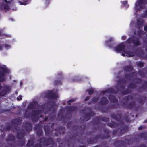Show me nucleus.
<instances>
[{
	"instance_id": "5",
	"label": "nucleus",
	"mask_w": 147,
	"mask_h": 147,
	"mask_svg": "<svg viewBox=\"0 0 147 147\" xmlns=\"http://www.w3.org/2000/svg\"><path fill=\"white\" fill-rule=\"evenodd\" d=\"M5 47V48L6 49H8L10 48V46L8 45H6L4 46H0V50L3 49V48H2V47Z\"/></svg>"
},
{
	"instance_id": "10",
	"label": "nucleus",
	"mask_w": 147,
	"mask_h": 147,
	"mask_svg": "<svg viewBox=\"0 0 147 147\" xmlns=\"http://www.w3.org/2000/svg\"><path fill=\"white\" fill-rule=\"evenodd\" d=\"M20 4L21 5H26L27 4L26 3H20Z\"/></svg>"
},
{
	"instance_id": "8",
	"label": "nucleus",
	"mask_w": 147,
	"mask_h": 147,
	"mask_svg": "<svg viewBox=\"0 0 147 147\" xmlns=\"http://www.w3.org/2000/svg\"><path fill=\"white\" fill-rule=\"evenodd\" d=\"M144 29L145 31H147V26H146L144 27Z\"/></svg>"
},
{
	"instance_id": "15",
	"label": "nucleus",
	"mask_w": 147,
	"mask_h": 147,
	"mask_svg": "<svg viewBox=\"0 0 147 147\" xmlns=\"http://www.w3.org/2000/svg\"><path fill=\"white\" fill-rule=\"evenodd\" d=\"M136 45H139V44H136Z\"/></svg>"
},
{
	"instance_id": "1",
	"label": "nucleus",
	"mask_w": 147,
	"mask_h": 147,
	"mask_svg": "<svg viewBox=\"0 0 147 147\" xmlns=\"http://www.w3.org/2000/svg\"><path fill=\"white\" fill-rule=\"evenodd\" d=\"M143 3L142 0H138L136 2L135 4V8L136 9L139 10L142 7V4Z\"/></svg>"
},
{
	"instance_id": "7",
	"label": "nucleus",
	"mask_w": 147,
	"mask_h": 147,
	"mask_svg": "<svg viewBox=\"0 0 147 147\" xmlns=\"http://www.w3.org/2000/svg\"><path fill=\"white\" fill-rule=\"evenodd\" d=\"M22 99V96H19L17 98V100H20Z\"/></svg>"
},
{
	"instance_id": "14",
	"label": "nucleus",
	"mask_w": 147,
	"mask_h": 147,
	"mask_svg": "<svg viewBox=\"0 0 147 147\" xmlns=\"http://www.w3.org/2000/svg\"><path fill=\"white\" fill-rule=\"evenodd\" d=\"M4 1L5 2H7V0H5Z\"/></svg>"
},
{
	"instance_id": "16",
	"label": "nucleus",
	"mask_w": 147,
	"mask_h": 147,
	"mask_svg": "<svg viewBox=\"0 0 147 147\" xmlns=\"http://www.w3.org/2000/svg\"><path fill=\"white\" fill-rule=\"evenodd\" d=\"M8 2L9 3H10L9 1H8Z\"/></svg>"
},
{
	"instance_id": "12",
	"label": "nucleus",
	"mask_w": 147,
	"mask_h": 147,
	"mask_svg": "<svg viewBox=\"0 0 147 147\" xmlns=\"http://www.w3.org/2000/svg\"><path fill=\"white\" fill-rule=\"evenodd\" d=\"M142 128V126H140V127H139L138 129H139V130H140V129H141Z\"/></svg>"
},
{
	"instance_id": "11",
	"label": "nucleus",
	"mask_w": 147,
	"mask_h": 147,
	"mask_svg": "<svg viewBox=\"0 0 147 147\" xmlns=\"http://www.w3.org/2000/svg\"><path fill=\"white\" fill-rule=\"evenodd\" d=\"M74 100H69V101L68 102H72L73 101H74Z\"/></svg>"
},
{
	"instance_id": "4",
	"label": "nucleus",
	"mask_w": 147,
	"mask_h": 147,
	"mask_svg": "<svg viewBox=\"0 0 147 147\" xmlns=\"http://www.w3.org/2000/svg\"><path fill=\"white\" fill-rule=\"evenodd\" d=\"M122 55L124 56H126L128 57H131L133 55L129 53L125 52L124 53L122 54Z\"/></svg>"
},
{
	"instance_id": "2",
	"label": "nucleus",
	"mask_w": 147,
	"mask_h": 147,
	"mask_svg": "<svg viewBox=\"0 0 147 147\" xmlns=\"http://www.w3.org/2000/svg\"><path fill=\"white\" fill-rule=\"evenodd\" d=\"M124 47V45L123 44H121L119 46L115 48V51L116 52H119L121 51H122Z\"/></svg>"
},
{
	"instance_id": "13",
	"label": "nucleus",
	"mask_w": 147,
	"mask_h": 147,
	"mask_svg": "<svg viewBox=\"0 0 147 147\" xmlns=\"http://www.w3.org/2000/svg\"><path fill=\"white\" fill-rule=\"evenodd\" d=\"M89 99V98H86V100H88Z\"/></svg>"
},
{
	"instance_id": "3",
	"label": "nucleus",
	"mask_w": 147,
	"mask_h": 147,
	"mask_svg": "<svg viewBox=\"0 0 147 147\" xmlns=\"http://www.w3.org/2000/svg\"><path fill=\"white\" fill-rule=\"evenodd\" d=\"M3 73L0 74V81H3L4 80V73H5L7 71V69H4L2 70Z\"/></svg>"
},
{
	"instance_id": "9",
	"label": "nucleus",
	"mask_w": 147,
	"mask_h": 147,
	"mask_svg": "<svg viewBox=\"0 0 147 147\" xmlns=\"http://www.w3.org/2000/svg\"><path fill=\"white\" fill-rule=\"evenodd\" d=\"M123 3L124 4H126L127 3V2L126 1H123Z\"/></svg>"
},
{
	"instance_id": "6",
	"label": "nucleus",
	"mask_w": 147,
	"mask_h": 147,
	"mask_svg": "<svg viewBox=\"0 0 147 147\" xmlns=\"http://www.w3.org/2000/svg\"><path fill=\"white\" fill-rule=\"evenodd\" d=\"M89 94L90 95H91L93 92V90L92 89H90L88 90Z\"/></svg>"
}]
</instances>
